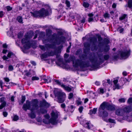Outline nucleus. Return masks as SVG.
Returning <instances> with one entry per match:
<instances>
[{
  "mask_svg": "<svg viewBox=\"0 0 132 132\" xmlns=\"http://www.w3.org/2000/svg\"><path fill=\"white\" fill-rule=\"evenodd\" d=\"M23 108L25 111H26L27 109L30 110L31 112L30 115L31 118H35V113L39 110L38 105L37 101L36 100L31 102L27 101L26 103L23 105Z\"/></svg>",
  "mask_w": 132,
  "mask_h": 132,
  "instance_id": "nucleus-1",
  "label": "nucleus"
},
{
  "mask_svg": "<svg viewBox=\"0 0 132 132\" xmlns=\"http://www.w3.org/2000/svg\"><path fill=\"white\" fill-rule=\"evenodd\" d=\"M43 27L47 28L46 30V33H53L51 29H53L56 31L57 33H68V32L65 29L62 28H58L52 25H46L43 26Z\"/></svg>",
  "mask_w": 132,
  "mask_h": 132,
  "instance_id": "nucleus-2",
  "label": "nucleus"
},
{
  "mask_svg": "<svg viewBox=\"0 0 132 132\" xmlns=\"http://www.w3.org/2000/svg\"><path fill=\"white\" fill-rule=\"evenodd\" d=\"M45 7L46 8V9L44 8H42L39 10L41 18L48 16L52 13V10L49 5H48V6H46Z\"/></svg>",
  "mask_w": 132,
  "mask_h": 132,
  "instance_id": "nucleus-3",
  "label": "nucleus"
},
{
  "mask_svg": "<svg viewBox=\"0 0 132 132\" xmlns=\"http://www.w3.org/2000/svg\"><path fill=\"white\" fill-rule=\"evenodd\" d=\"M51 118L50 120H49L48 123H51L53 125L56 124L57 122L56 119L57 118L58 116L57 113L53 111L51 113ZM43 122L45 123H48V122H46L45 119L43 120Z\"/></svg>",
  "mask_w": 132,
  "mask_h": 132,
  "instance_id": "nucleus-4",
  "label": "nucleus"
},
{
  "mask_svg": "<svg viewBox=\"0 0 132 132\" xmlns=\"http://www.w3.org/2000/svg\"><path fill=\"white\" fill-rule=\"evenodd\" d=\"M50 106V104L46 102L45 101L43 100L42 101H40L39 107L38 109L39 110L38 111H40V112L43 113H46L47 111L45 109H43L42 108L44 106H45L46 107H49Z\"/></svg>",
  "mask_w": 132,
  "mask_h": 132,
  "instance_id": "nucleus-5",
  "label": "nucleus"
},
{
  "mask_svg": "<svg viewBox=\"0 0 132 132\" xmlns=\"http://www.w3.org/2000/svg\"><path fill=\"white\" fill-rule=\"evenodd\" d=\"M105 108H106L108 110H113L114 109V105H111L108 102H104L100 105L99 110L102 109L103 110Z\"/></svg>",
  "mask_w": 132,
  "mask_h": 132,
  "instance_id": "nucleus-6",
  "label": "nucleus"
},
{
  "mask_svg": "<svg viewBox=\"0 0 132 132\" xmlns=\"http://www.w3.org/2000/svg\"><path fill=\"white\" fill-rule=\"evenodd\" d=\"M89 59L94 65H96L101 61V58L99 56L98 59L93 54V55L89 58Z\"/></svg>",
  "mask_w": 132,
  "mask_h": 132,
  "instance_id": "nucleus-7",
  "label": "nucleus"
},
{
  "mask_svg": "<svg viewBox=\"0 0 132 132\" xmlns=\"http://www.w3.org/2000/svg\"><path fill=\"white\" fill-rule=\"evenodd\" d=\"M57 94L58 97V101L59 103H63L64 101L65 96V94L63 92H58Z\"/></svg>",
  "mask_w": 132,
  "mask_h": 132,
  "instance_id": "nucleus-8",
  "label": "nucleus"
},
{
  "mask_svg": "<svg viewBox=\"0 0 132 132\" xmlns=\"http://www.w3.org/2000/svg\"><path fill=\"white\" fill-rule=\"evenodd\" d=\"M72 60L73 61V65L75 67H77L78 66L81 65L82 62L81 60L78 59L75 60V57H72Z\"/></svg>",
  "mask_w": 132,
  "mask_h": 132,
  "instance_id": "nucleus-9",
  "label": "nucleus"
},
{
  "mask_svg": "<svg viewBox=\"0 0 132 132\" xmlns=\"http://www.w3.org/2000/svg\"><path fill=\"white\" fill-rule=\"evenodd\" d=\"M85 19L84 17H83L82 19L79 20V25L80 26V28H78L77 29V30L79 31L80 32H81L82 30V26L83 23H84L85 21Z\"/></svg>",
  "mask_w": 132,
  "mask_h": 132,
  "instance_id": "nucleus-10",
  "label": "nucleus"
},
{
  "mask_svg": "<svg viewBox=\"0 0 132 132\" xmlns=\"http://www.w3.org/2000/svg\"><path fill=\"white\" fill-rule=\"evenodd\" d=\"M30 13L31 15L34 18H41L39 10L38 11L35 10L33 12L31 11L30 12Z\"/></svg>",
  "mask_w": 132,
  "mask_h": 132,
  "instance_id": "nucleus-11",
  "label": "nucleus"
},
{
  "mask_svg": "<svg viewBox=\"0 0 132 132\" xmlns=\"http://www.w3.org/2000/svg\"><path fill=\"white\" fill-rule=\"evenodd\" d=\"M55 82L59 85H60L63 88L66 90L68 91H70L71 90V88L68 86H66L62 83L59 82L57 80H55Z\"/></svg>",
  "mask_w": 132,
  "mask_h": 132,
  "instance_id": "nucleus-12",
  "label": "nucleus"
},
{
  "mask_svg": "<svg viewBox=\"0 0 132 132\" xmlns=\"http://www.w3.org/2000/svg\"><path fill=\"white\" fill-rule=\"evenodd\" d=\"M31 37H30L28 35H26L25 36V38L22 39V42L23 44H26L27 45H28L29 44V39Z\"/></svg>",
  "mask_w": 132,
  "mask_h": 132,
  "instance_id": "nucleus-13",
  "label": "nucleus"
},
{
  "mask_svg": "<svg viewBox=\"0 0 132 132\" xmlns=\"http://www.w3.org/2000/svg\"><path fill=\"white\" fill-rule=\"evenodd\" d=\"M97 41V39L95 37L91 38L90 39V42L93 44V47L92 50H96L97 47L96 46L95 43Z\"/></svg>",
  "mask_w": 132,
  "mask_h": 132,
  "instance_id": "nucleus-14",
  "label": "nucleus"
},
{
  "mask_svg": "<svg viewBox=\"0 0 132 132\" xmlns=\"http://www.w3.org/2000/svg\"><path fill=\"white\" fill-rule=\"evenodd\" d=\"M127 15L126 14H124L121 15V16L119 18V20L120 21H122V20H124L125 22L127 21Z\"/></svg>",
  "mask_w": 132,
  "mask_h": 132,
  "instance_id": "nucleus-15",
  "label": "nucleus"
},
{
  "mask_svg": "<svg viewBox=\"0 0 132 132\" xmlns=\"http://www.w3.org/2000/svg\"><path fill=\"white\" fill-rule=\"evenodd\" d=\"M84 46L85 48L84 49V52L86 53L89 50L90 45L88 43H86L84 44Z\"/></svg>",
  "mask_w": 132,
  "mask_h": 132,
  "instance_id": "nucleus-16",
  "label": "nucleus"
},
{
  "mask_svg": "<svg viewBox=\"0 0 132 132\" xmlns=\"http://www.w3.org/2000/svg\"><path fill=\"white\" fill-rule=\"evenodd\" d=\"M36 2V4L39 6H40V7L42 6L45 7L46 6H48V4H44L42 2L40 1Z\"/></svg>",
  "mask_w": 132,
  "mask_h": 132,
  "instance_id": "nucleus-17",
  "label": "nucleus"
},
{
  "mask_svg": "<svg viewBox=\"0 0 132 132\" xmlns=\"http://www.w3.org/2000/svg\"><path fill=\"white\" fill-rule=\"evenodd\" d=\"M121 56L122 57H127L129 55V51L126 52H122L121 54Z\"/></svg>",
  "mask_w": 132,
  "mask_h": 132,
  "instance_id": "nucleus-18",
  "label": "nucleus"
},
{
  "mask_svg": "<svg viewBox=\"0 0 132 132\" xmlns=\"http://www.w3.org/2000/svg\"><path fill=\"white\" fill-rule=\"evenodd\" d=\"M118 82V80H116L113 81L114 84V86L113 88V90H114L115 89H119V87L118 84H117V83Z\"/></svg>",
  "mask_w": 132,
  "mask_h": 132,
  "instance_id": "nucleus-19",
  "label": "nucleus"
},
{
  "mask_svg": "<svg viewBox=\"0 0 132 132\" xmlns=\"http://www.w3.org/2000/svg\"><path fill=\"white\" fill-rule=\"evenodd\" d=\"M16 20L20 23H23L22 17L21 16H18L16 18Z\"/></svg>",
  "mask_w": 132,
  "mask_h": 132,
  "instance_id": "nucleus-20",
  "label": "nucleus"
},
{
  "mask_svg": "<svg viewBox=\"0 0 132 132\" xmlns=\"http://www.w3.org/2000/svg\"><path fill=\"white\" fill-rule=\"evenodd\" d=\"M131 110V108L129 106L125 107L123 109V111L126 112H130Z\"/></svg>",
  "mask_w": 132,
  "mask_h": 132,
  "instance_id": "nucleus-21",
  "label": "nucleus"
},
{
  "mask_svg": "<svg viewBox=\"0 0 132 132\" xmlns=\"http://www.w3.org/2000/svg\"><path fill=\"white\" fill-rule=\"evenodd\" d=\"M128 7L132 9V0H129L128 2Z\"/></svg>",
  "mask_w": 132,
  "mask_h": 132,
  "instance_id": "nucleus-22",
  "label": "nucleus"
},
{
  "mask_svg": "<svg viewBox=\"0 0 132 132\" xmlns=\"http://www.w3.org/2000/svg\"><path fill=\"white\" fill-rule=\"evenodd\" d=\"M116 114L118 115H122L123 113L122 112L121 110V109H117L116 112Z\"/></svg>",
  "mask_w": 132,
  "mask_h": 132,
  "instance_id": "nucleus-23",
  "label": "nucleus"
},
{
  "mask_svg": "<svg viewBox=\"0 0 132 132\" xmlns=\"http://www.w3.org/2000/svg\"><path fill=\"white\" fill-rule=\"evenodd\" d=\"M26 33H34L33 31L31 30L30 31V32L29 33L28 32H27ZM35 33H45V32L44 31L40 32L39 30H36V31H35Z\"/></svg>",
  "mask_w": 132,
  "mask_h": 132,
  "instance_id": "nucleus-24",
  "label": "nucleus"
},
{
  "mask_svg": "<svg viewBox=\"0 0 132 132\" xmlns=\"http://www.w3.org/2000/svg\"><path fill=\"white\" fill-rule=\"evenodd\" d=\"M83 5L85 8H87L89 7V4L88 3L85 2L83 3Z\"/></svg>",
  "mask_w": 132,
  "mask_h": 132,
  "instance_id": "nucleus-25",
  "label": "nucleus"
},
{
  "mask_svg": "<svg viewBox=\"0 0 132 132\" xmlns=\"http://www.w3.org/2000/svg\"><path fill=\"white\" fill-rule=\"evenodd\" d=\"M103 16L105 18L109 19L110 17V15L108 13H105L103 15Z\"/></svg>",
  "mask_w": 132,
  "mask_h": 132,
  "instance_id": "nucleus-26",
  "label": "nucleus"
},
{
  "mask_svg": "<svg viewBox=\"0 0 132 132\" xmlns=\"http://www.w3.org/2000/svg\"><path fill=\"white\" fill-rule=\"evenodd\" d=\"M6 103L5 102H3L1 105H0V109H2L6 105Z\"/></svg>",
  "mask_w": 132,
  "mask_h": 132,
  "instance_id": "nucleus-27",
  "label": "nucleus"
},
{
  "mask_svg": "<svg viewBox=\"0 0 132 132\" xmlns=\"http://www.w3.org/2000/svg\"><path fill=\"white\" fill-rule=\"evenodd\" d=\"M65 3L66 5V6L69 7L70 6V2L68 1V0H66L65 1Z\"/></svg>",
  "mask_w": 132,
  "mask_h": 132,
  "instance_id": "nucleus-28",
  "label": "nucleus"
},
{
  "mask_svg": "<svg viewBox=\"0 0 132 132\" xmlns=\"http://www.w3.org/2000/svg\"><path fill=\"white\" fill-rule=\"evenodd\" d=\"M6 8L8 11H10L12 9V8L10 6H6Z\"/></svg>",
  "mask_w": 132,
  "mask_h": 132,
  "instance_id": "nucleus-29",
  "label": "nucleus"
},
{
  "mask_svg": "<svg viewBox=\"0 0 132 132\" xmlns=\"http://www.w3.org/2000/svg\"><path fill=\"white\" fill-rule=\"evenodd\" d=\"M97 111V109L94 108L93 110H91L90 111V113L91 114H95Z\"/></svg>",
  "mask_w": 132,
  "mask_h": 132,
  "instance_id": "nucleus-30",
  "label": "nucleus"
},
{
  "mask_svg": "<svg viewBox=\"0 0 132 132\" xmlns=\"http://www.w3.org/2000/svg\"><path fill=\"white\" fill-rule=\"evenodd\" d=\"M19 119V117L18 116L16 115H15L14 116L13 120L14 121H16L18 120Z\"/></svg>",
  "mask_w": 132,
  "mask_h": 132,
  "instance_id": "nucleus-31",
  "label": "nucleus"
},
{
  "mask_svg": "<svg viewBox=\"0 0 132 132\" xmlns=\"http://www.w3.org/2000/svg\"><path fill=\"white\" fill-rule=\"evenodd\" d=\"M5 12H3V11H0V18H1L3 17L5 14Z\"/></svg>",
  "mask_w": 132,
  "mask_h": 132,
  "instance_id": "nucleus-32",
  "label": "nucleus"
},
{
  "mask_svg": "<svg viewBox=\"0 0 132 132\" xmlns=\"http://www.w3.org/2000/svg\"><path fill=\"white\" fill-rule=\"evenodd\" d=\"M98 14H97L94 16L93 18L94 20L97 21L98 20Z\"/></svg>",
  "mask_w": 132,
  "mask_h": 132,
  "instance_id": "nucleus-33",
  "label": "nucleus"
},
{
  "mask_svg": "<svg viewBox=\"0 0 132 132\" xmlns=\"http://www.w3.org/2000/svg\"><path fill=\"white\" fill-rule=\"evenodd\" d=\"M103 116V117H106L108 116V114L106 112L103 111H102Z\"/></svg>",
  "mask_w": 132,
  "mask_h": 132,
  "instance_id": "nucleus-34",
  "label": "nucleus"
},
{
  "mask_svg": "<svg viewBox=\"0 0 132 132\" xmlns=\"http://www.w3.org/2000/svg\"><path fill=\"white\" fill-rule=\"evenodd\" d=\"M88 21L89 22H91L94 21V19L93 18H88Z\"/></svg>",
  "mask_w": 132,
  "mask_h": 132,
  "instance_id": "nucleus-35",
  "label": "nucleus"
},
{
  "mask_svg": "<svg viewBox=\"0 0 132 132\" xmlns=\"http://www.w3.org/2000/svg\"><path fill=\"white\" fill-rule=\"evenodd\" d=\"M108 120L109 122H110L114 123H116V122H115V120L113 119H109Z\"/></svg>",
  "mask_w": 132,
  "mask_h": 132,
  "instance_id": "nucleus-36",
  "label": "nucleus"
},
{
  "mask_svg": "<svg viewBox=\"0 0 132 132\" xmlns=\"http://www.w3.org/2000/svg\"><path fill=\"white\" fill-rule=\"evenodd\" d=\"M104 42L105 44H109V40L106 38H105L104 40Z\"/></svg>",
  "mask_w": 132,
  "mask_h": 132,
  "instance_id": "nucleus-37",
  "label": "nucleus"
},
{
  "mask_svg": "<svg viewBox=\"0 0 132 132\" xmlns=\"http://www.w3.org/2000/svg\"><path fill=\"white\" fill-rule=\"evenodd\" d=\"M109 48L108 45H106L104 49V51L105 52H107L109 50Z\"/></svg>",
  "mask_w": 132,
  "mask_h": 132,
  "instance_id": "nucleus-38",
  "label": "nucleus"
},
{
  "mask_svg": "<svg viewBox=\"0 0 132 132\" xmlns=\"http://www.w3.org/2000/svg\"><path fill=\"white\" fill-rule=\"evenodd\" d=\"M119 101L120 102H125V100L124 98H121L119 99Z\"/></svg>",
  "mask_w": 132,
  "mask_h": 132,
  "instance_id": "nucleus-39",
  "label": "nucleus"
},
{
  "mask_svg": "<svg viewBox=\"0 0 132 132\" xmlns=\"http://www.w3.org/2000/svg\"><path fill=\"white\" fill-rule=\"evenodd\" d=\"M39 78L36 77H34L32 78V80H39Z\"/></svg>",
  "mask_w": 132,
  "mask_h": 132,
  "instance_id": "nucleus-40",
  "label": "nucleus"
},
{
  "mask_svg": "<svg viewBox=\"0 0 132 132\" xmlns=\"http://www.w3.org/2000/svg\"><path fill=\"white\" fill-rule=\"evenodd\" d=\"M117 3H113L112 5V7L113 9L116 8L117 6Z\"/></svg>",
  "mask_w": 132,
  "mask_h": 132,
  "instance_id": "nucleus-41",
  "label": "nucleus"
},
{
  "mask_svg": "<svg viewBox=\"0 0 132 132\" xmlns=\"http://www.w3.org/2000/svg\"><path fill=\"white\" fill-rule=\"evenodd\" d=\"M109 58V55H105L104 56V58L105 60L108 59Z\"/></svg>",
  "mask_w": 132,
  "mask_h": 132,
  "instance_id": "nucleus-42",
  "label": "nucleus"
},
{
  "mask_svg": "<svg viewBox=\"0 0 132 132\" xmlns=\"http://www.w3.org/2000/svg\"><path fill=\"white\" fill-rule=\"evenodd\" d=\"M9 69L10 71H12L13 69V67L11 65L9 66Z\"/></svg>",
  "mask_w": 132,
  "mask_h": 132,
  "instance_id": "nucleus-43",
  "label": "nucleus"
},
{
  "mask_svg": "<svg viewBox=\"0 0 132 132\" xmlns=\"http://www.w3.org/2000/svg\"><path fill=\"white\" fill-rule=\"evenodd\" d=\"M14 30V29H13V27L12 26L10 28V31L12 32V33H13V31Z\"/></svg>",
  "mask_w": 132,
  "mask_h": 132,
  "instance_id": "nucleus-44",
  "label": "nucleus"
},
{
  "mask_svg": "<svg viewBox=\"0 0 132 132\" xmlns=\"http://www.w3.org/2000/svg\"><path fill=\"white\" fill-rule=\"evenodd\" d=\"M73 96V94L72 93H70L69 95L68 98L69 99H71Z\"/></svg>",
  "mask_w": 132,
  "mask_h": 132,
  "instance_id": "nucleus-45",
  "label": "nucleus"
},
{
  "mask_svg": "<svg viewBox=\"0 0 132 132\" xmlns=\"http://www.w3.org/2000/svg\"><path fill=\"white\" fill-rule=\"evenodd\" d=\"M25 100V97L24 96H22V103H23Z\"/></svg>",
  "mask_w": 132,
  "mask_h": 132,
  "instance_id": "nucleus-46",
  "label": "nucleus"
},
{
  "mask_svg": "<svg viewBox=\"0 0 132 132\" xmlns=\"http://www.w3.org/2000/svg\"><path fill=\"white\" fill-rule=\"evenodd\" d=\"M42 56L43 58H46L47 56V55L45 53L44 54H42Z\"/></svg>",
  "mask_w": 132,
  "mask_h": 132,
  "instance_id": "nucleus-47",
  "label": "nucleus"
},
{
  "mask_svg": "<svg viewBox=\"0 0 132 132\" xmlns=\"http://www.w3.org/2000/svg\"><path fill=\"white\" fill-rule=\"evenodd\" d=\"M83 109L82 106H80L79 109V110L80 113H81Z\"/></svg>",
  "mask_w": 132,
  "mask_h": 132,
  "instance_id": "nucleus-48",
  "label": "nucleus"
},
{
  "mask_svg": "<svg viewBox=\"0 0 132 132\" xmlns=\"http://www.w3.org/2000/svg\"><path fill=\"white\" fill-rule=\"evenodd\" d=\"M93 15L94 14L92 13H89L88 15V16L89 17V18H92Z\"/></svg>",
  "mask_w": 132,
  "mask_h": 132,
  "instance_id": "nucleus-49",
  "label": "nucleus"
},
{
  "mask_svg": "<svg viewBox=\"0 0 132 132\" xmlns=\"http://www.w3.org/2000/svg\"><path fill=\"white\" fill-rule=\"evenodd\" d=\"M39 47L42 50H45V48L43 46H42V45H40Z\"/></svg>",
  "mask_w": 132,
  "mask_h": 132,
  "instance_id": "nucleus-50",
  "label": "nucleus"
},
{
  "mask_svg": "<svg viewBox=\"0 0 132 132\" xmlns=\"http://www.w3.org/2000/svg\"><path fill=\"white\" fill-rule=\"evenodd\" d=\"M132 101V98H129L128 100V102L129 103H130Z\"/></svg>",
  "mask_w": 132,
  "mask_h": 132,
  "instance_id": "nucleus-51",
  "label": "nucleus"
},
{
  "mask_svg": "<svg viewBox=\"0 0 132 132\" xmlns=\"http://www.w3.org/2000/svg\"><path fill=\"white\" fill-rule=\"evenodd\" d=\"M7 115V113L6 112H3V115L4 117H6Z\"/></svg>",
  "mask_w": 132,
  "mask_h": 132,
  "instance_id": "nucleus-52",
  "label": "nucleus"
},
{
  "mask_svg": "<svg viewBox=\"0 0 132 132\" xmlns=\"http://www.w3.org/2000/svg\"><path fill=\"white\" fill-rule=\"evenodd\" d=\"M12 53L10 52L8 53L7 56L8 57H10L11 55L12 54Z\"/></svg>",
  "mask_w": 132,
  "mask_h": 132,
  "instance_id": "nucleus-53",
  "label": "nucleus"
},
{
  "mask_svg": "<svg viewBox=\"0 0 132 132\" xmlns=\"http://www.w3.org/2000/svg\"><path fill=\"white\" fill-rule=\"evenodd\" d=\"M4 79L5 80V81L7 82H8L9 81V79L8 78H4Z\"/></svg>",
  "mask_w": 132,
  "mask_h": 132,
  "instance_id": "nucleus-54",
  "label": "nucleus"
},
{
  "mask_svg": "<svg viewBox=\"0 0 132 132\" xmlns=\"http://www.w3.org/2000/svg\"><path fill=\"white\" fill-rule=\"evenodd\" d=\"M119 31L120 33H121L124 30V29L123 28H121L119 29Z\"/></svg>",
  "mask_w": 132,
  "mask_h": 132,
  "instance_id": "nucleus-55",
  "label": "nucleus"
},
{
  "mask_svg": "<svg viewBox=\"0 0 132 132\" xmlns=\"http://www.w3.org/2000/svg\"><path fill=\"white\" fill-rule=\"evenodd\" d=\"M22 34H19L18 37L19 38H21L22 37Z\"/></svg>",
  "mask_w": 132,
  "mask_h": 132,
  "instance_id": "nucleus-56",
  "label": "nucleus"
},
{
  "mask_svg": "<svg viewBox=\"0 0 132 132\" xmlns=\"http://www.w3.org/2000/svg\"><path fill=\"white\" fill-rule=\"evenodd\" d=\"M100 21L101 22H105L106 21H105L104 19L102 18L100 20Z\"/></svg>",
  "mask_w": 132,
  "mask_h": 132,
  "instance_id": "nucleus-57",
  "label": "nucleus"
},
{
  "mask_svg": "<svg viewBox=\"0 0 132 132\" xmlns=\"http://www.w3.org/2000/svg\"><path fill=\"white\" fill-rule=\"evenodd\" d=\"M45 117L46 118L48 119L50 118V117L48 114H47L45 116Z\"/></svg>",
  "mask_w": 132,
  "mask_h": 132,
  "instance_id": "nucleus-58",
  "label": "nucleus"
},
{
  "mask_svg": "<svg viewBox=\"0 0 132 132\" xmlns=\"http://www.w3.org/2000/svg\"><path fill=\"white\" fill-rule=\"evenodd\" d=\"M3 59L4 60H5L8 59V57L5 56H4L3 57Z\"/></svg>",
  "mask_w": 132,
  "mask_h": 132,
  "instance_id": "nucleus-59",
  "label": "nucleus"
},
{
  "mask_svg": "<svg viewBox=\"0 0 132 132\" xmlns=\"http://www.w3.org/2000/svg\"><path fill=\"white\" fill-rule=\"evenodd\" d=\"M26 75L27 76L30 77H31V74L29 72L27 73H26Z\"/></svg>",
  "mask_w": 132,
  "mask_h": 132,
  "instance_id": "nucleus-60",
  "label": "nucleus"
},
{
  "mask_svg": "<svg viewBox=\"0 0 132 132\" xmlns=\"http://www.w3.org/2000/svg\"><path fill=\"white\" fill-rule=\"evenodd\" d=\"M70 46H71V45H70V46H69V47H68V48L67 49V52L68 53L69 52V50L70 48Z\"/></svg>",
  "mask_w": 132,
  "mask_h": 132,
  "instance_id": "nucleus-61",
  "label": "nucleus"
},
{
  "mask_svg": "<svg viewBox=\"0 0 132 132\" xmlns=\"http://www.w3.org/2000/svg\"><path fill=\"white\" fill-rule=\"evenodd\" d=\"M81 103H82V102L81 101H77V103L78 105H79L80 104H81Z\"/></svg>",
  "mask_w": 132,
  "mask_h": 132,
  "instance_id": "nucleus-62",
  "label": "nucleus"
},
{
  "mask_svg": "<svg viewBox=\"0 0 132 132\" xmlns=\"http://www.w3.org/2000/svg\"><path fill=\"white\" fill-rule=\"evenodd\" d=\"M3 47L4 48H6L7 46L6 44H4L3 45Z\"/></svg>",
  "mask_w": 132,
  "mask_h": 132,
  "instance_id": "nucleus-63",
  "label": "nucleus"
},
{
  "mask_svg": "<svg viewBox=\"0 0 132 132\" xmlns=\"http://www.w3.org/2000/svg\"><path fill=\"white\" fill-rule=\"evenodd\" d=\"M24 2L26 3V5H28L29 3H28V2L27 0H25L24 1Z\"/></svg>",
  "mask_w": 132,
  "mask_h": 132,
  "instance_id": "nucleus-64",
  "label": "nucleus"
}]
</instances>
